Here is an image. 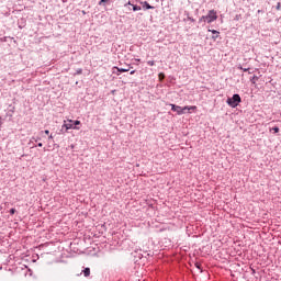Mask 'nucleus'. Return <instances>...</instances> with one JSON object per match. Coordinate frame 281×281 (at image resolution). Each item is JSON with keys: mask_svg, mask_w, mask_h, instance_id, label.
I'll return each mask as SVG.
<instances>
[{"mask_svg": "<svg viewBox=\"0 0 281 281\" xmlns=\"http://www.w3.org/2000/svg\"><path fill=\"white\" fill-rule=\"evenodd\" d=\"M218 19V13L216 10H210L206 15H202L199 19V23H214Z\"/></svg>", "mask_w": 281, "mask_h": 281, "instance_id": "1", "label": "nucleus"}, {"mask_svg": "<svg viewBox=\"0 0 281 281\" xmlns=\"http://www.w3.org/2000/svg\"><path fill=\"white\" fill-rule=\"evenodd\" d=\"M169 106H171V111H173V113H177V115H183L186 114V111L196 110V105H186L184 108H181V105L170 103Z\"/></svg>", "mask_w": 281, "mask_h": 281, "instance_id": "2", "label": "nucleus"}, {"mask_svg": "<svg viewBox=\"0 0 281 281\" xmlns=\"http://www.w3.org/2000/svg\"><path fill=\"white\" fill-rule=\"evenodd\" d=\"M240 102H243V99L240 98V94H238V93L233 94L232 98H227V100H226V104H228V106H231V109H236V106H238V104H240Z\"/></svg>", "mask_w": 281, "mask_h": 281, "instance_id": "3", "label": "nucleus"}, {"mask_svg": "<svg viewBox=\"0 0 281 281\" xmlns=\"http://www.w3.org/2000/svg\"><path fill=\"white\" fill-rule=\"evenodd\" d=\"M80 121L79 120H76V121H72L70 120L69 123H66L63 125V128H66V131H80Z\"/></svg>", "mask_w": 281, "mask_h": 281, "instance_id": "4", "label": "nucleus"}, {"mask_svg": "<svg viewBox=\"0 0 281 281\" xmlns=\"http://www.w3.org/2000/svg\"><path fill=\"white\" fill-rule=\"evenodd\" d=\"M113 69L114 70L116 69L120 74H126V71H131V69H133V67L131 65H127L124 68H120L117 66H114Z\"/></svg>", "mask_w": 281, "mask_h": 281, "instance_id": "5", "label": "nucleus"}, {"mask_svg": "<svg viewBox=\"0 0 281 281\" xmlns=\"http://www.w3.org/2000/svg\"><path fill=\"white\" fill-rule=\"evenodd\" d=\"M140 5H143V10H155V7L150 5L148 1H140Z\"/></svg>", "mask_w": 281, "mask_h": 281, "instance_id": "6", "label": "nucleus"}, {"mask_svg": "<svg viewBox=\"0 0 281 281\" xmlns=\"http://www.w3.org/2000/svg\"><path fill=\"white\" fill-rule=\"evenodd\" d=\"M209 32H212V38L213 41H216V38H218V36H221V32L216 31V30H209Z\"/></svg>", "mask_w": 281, "mask_h": 281, "instance_id": "7", "label": "nucleus"}, {"mask_svg": "<svg viewBox=\"0 0 281 281\" xmlns=\"http://www.w3.org/2000/svg\"><path fill=\"white\" fill-rule=\"evenodd\" d=\"M187 18H184V21H190L191 23H194L196 20L194 18L190 16V13L188 11L184 12Z\"/></svg>", "mask_w": 281, "mask_h": 281, "instance_id": "8", "label": "nucleus"}, {"mask_svg": "<svg viewBox=\"0 0 281 281\" xmlns=\"http://www.w3.org/2000/svg\"><path fill=\"white\" fill-rule=\"evenodd\" d=\"M82 273H83L85 278H89V276H91V269L90 268H85L82 270Z\"/></svg>", "mask_w": 281, "mask_h": 281, "instance_id": "9", "label": "nucleus"}, {"mask_svg": "<svg viewBox=\"0 0 281 281\" xmlns=\"http://www.w3.org/2000/svg\"><path fill=\"white\" fill-rule=\"evenodd\" d=\"M259 79H260V78H259L258 76H256V75H254L252 77H250V82H251V85H256V82H258Z\"/></svg>", "mask_w": 281, "mask_h": 281, "instance_id": "10", "label": "nucleus"}, {"mask_svg": "<svg viewBox=\"0 0 281 281\" xmlns=\"http://www.w3.org/2000/svg\"><path fill=\"white\" fill-rule=\"evenodd\" d=\"M132 8H133V12H139V10H142V7L137 4H132Z\"/></svg>", "mask_w": 281, "mask_h": 281, "instance_id": "11", "label": "nucleus"}, {"mask_svg": "<svg viewBox=\"0 0 281 281\" xmlns=\"http://www.w3.org/2000/svg\"><path fill=\"white\" fill-rule=\"evenodd\" d=\"M52 139H54V134L48 135V148H52V145H49L52 144Z\"/></svg>", "mask_w": 281, "mask_h": 281, "instance_id": "12", "label": "nucleus"}, {"mask_svg": "<svg viewBox=\"0 0 281 281\" xmlns=\"http://www.w3.org/2000/svg\"><path fill=\"white\" fill-rule=\"evenodd\" d=\"M42 135H40V136H33L31 139L33 140V142H41V139H42Z\"/></svg>", "mask_w": 281, "mask_h": 281, "instance_id": "13", "label": "nucleus"}, {"mask_svg": "<svg viewBox=\"0 0 281 281\" xmlns=\"http://www.w3.org/2000/svg\"><path fill=\"white\" fill-rule=\"evenodd\" d=\"M271 131H273V133H280V127L274 126V127L271 128Z\"/></svg>", "mask_w": 281, "mask_h": 281, "instance_id": "14", "label": "nucleus"}, {"mask_svg": "<svg viewBox=\"0 0 281 281\" xmlns=\"http://www.w3.org/2000/svg\"><path fill=\"white\" fill-rule=\"evenodd\" d=\"M237 69H240L241 71H249V68H244L243 66H238Z\"/></svg>", "mask_w": 281, "mask_h": 281, "instance_id": "15", "label": "nucleus"}, {"mask_svg": "<svg viewBox=\"0 0 281 281\" xmlns=\"http://www.w3.org/2000/svg\"><path fill=\"white\" fill-rule=\"evenodd\" d=\"M44 133H45V135H49V130L41 131V132H40V135L43 136Z\"/></svg>", "mask_w": 281, "mask_h": 281, "instance_id": "16", "label": "nucleus"}, {"mask_svg": "<svg viewBox=\"0 0 281 281\" xmlns=\"http://www.w3.org/2000/svg\"><path fill=\"white\" fill-rule=\"evenodd\" d=\"M9 213L12 215L16 214V209H10Z\"/></svg>", "mask_w": 281, "mask_h": 281, "instance_id": "17", "label": "nucleus"}, {"mask_svg": "<svg viewBox=\"0 0 281 281\" xmlns=\"http://www.w3.org/2000/svg\"><path fill=\"white\" fill-rule=\"evenodd\" d=\"M104 3H109V0H100L99 5H104Z\"/></svg>", "mask_w": 281, "mask_h": 281, "instance_id": "18", "label": "nucleus"}, {"mask_svg": "<svg viewBox=\"0 0 281 281\" xmlns=\"http://www.w3.org/2000/svg\"><path fill=\"white\" fill-rule=\"evenodd\" d=\"M147 65H149V67H155V61L154 60H149V61H147Z\"/></svg>", "mask_w": 281, "mask_h": 281, "instance_id": "19", "label": "nucleus"}, {"mask_svg": "<svg viewBox=\"0 0 281 281\" xmlns=\"http://www.w3.org/2000/svg\"><path fill=\"white\" fill-rule=\"evenodd\" d=\"M80 74H82V68H78V69L76 70V76H80Z\"/></svg>", "mask_w": 281, "mask_h": 281, "instance_id": "20", "label": "nucleus"}, {"mask_svg": "<svg viewBox=\"0 0 281 281\" xmlns=\"http://www.w3.org/2000/svg\"><path fill=\"white\" fill-rule=\"evenodd\" d=\"M195 267H196V269H201V263L196 262Z\"/></svg>", "mask_w": 281, "mask_h": 281, "instance_id": "21", "label": "nucleus"}, {"mask_svg": "<svg viewBox=\"0 0 281 281\" xmlns=\"http://www.w3.org/2000/svg\"><path fill=\"white\" fill-rule=\"evenodd\" d=\"M280 8H281V4H280V2H278L277 10H280Z\"/></svg>", "mask_w": 281, "mask_h": 281, "instance_id": "22", "label": "nucleus"}, {"mask_svg": "<svg viewBox=\"0 0 281 281\" xmlns=\"http://www.w3.org/2000/svg\"><path fill=\"white\" fill-rule=\"evenodd\" d=\"M38 148H43V143L37 144Z\"/></svg>", "mask_w": 281, "mask_h": 281, "instance_id": "23", "label": "nucleus"}, {"mask_svg": "<svg viewBox=\"0 0 281 281\" xmlns=\"http://www.w3.org/2000/svg\"><path fill=\"white\" fill-rule=\"evenodd\" d=\"M126 5H133V3H131V1H128L126 4H125V8Z\"/></svg>", "mask_w": 281, "mask_h": 281, "instance_id": "24", "label": "nucleus"}, {"mask_svg": "<svg viewBox=\"0 0 281 281\" xmlns=\"http://www.w3.org/2000/svg\"><path fill=\"white\" fill-rule=\"evenodd\" d=\"M159 78L161 80V78H165L164 74H159Z\"/></svg>", "mask_w": 281, "mask_h": 281, "instance_id": "25", "label": "nucleus"}, {"mask_svg": "<svg viewBox=\"0 0 281 281\" xmlns=\"http://www.w3.org/2000/svg\"><path fill=\"white\" fill-rule=\"evenodd\" d=\"M130 74H131V76L135 75V70H132Z\"/></svg>", "mask_w": 281, "mask_h": 281, "instance_id": "26", "label": "nucleus"}, {"mask_svg": "<svg viewBox=\"0 0 281 281\" xmlns=\"http://www.w3.org/2000/svg\"><path fill=\"white\" fill-rule=\"evenodd\" d=\"M2 124H3V122L1 121V116H0V128H1Z\"/></svg>", "mask_w": 281, "mask_h": 281, "instance_id": "27", "label": "nucleus"}, {"mask_svg": "<svg viewBox=\"0 0 281 281\" xmlns=\"http://www.w3.org/2000/svg\"><path fill=\"white\" fill-rule=\"evenodd\" d=\"M140 60H142V59H139V58H136V59H135L136 63H139Z\"/></svg>", "mask_w": 281, "mask_h": 281, "instance_id": "28", "label": "nucleus"}, {"mask_svg": "<svg viewBox=\"0 0 281 281\" xmlns=\"http://www.w3.org/2000/svg\"><path fill=\"white\" fill-rule=\"evenodd\" d=\"M11 111V113H14V108H12V110H10Z\"/></svg>", "mask_w": 281, "mask_h": 281, "instance_id": "29", "label": "nucleus"}, {"mask_svg": "<svg viewBox=\"0 0 281 281\" xmlns=\"http://www.w3.org/2000/svg\"><path fill=\"white\" fill-rule=\"evenodd\" d=\"M54 146H56L58 148V145L57 144H54Z\"/></svg>", "mask_w": 281, "mask_h": 281, "instance_id": "30", "label": "nucleus"}]
</instances>
